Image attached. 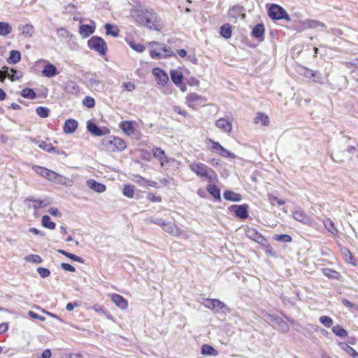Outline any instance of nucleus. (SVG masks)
I'll return each instance as SVG.
<instances>
[{
	"label": "nucleus",
	"instance_id": "nucleus-1",
	"mask_svg": "<svg viewBox=\"0 0 358 358\" xmlns=\"http://www.w3.org/2000/svg\"><path fill=\"white\" fill-rule=\"evenodd\" d=\"M130 15L137 24L150 30L160 31L162 27L161 18L152 8L140 5L131 9Z\"/></svg>",
	"mask_w": 358,
	"mask_h": 358
},
{
	"label": "nucleus",
	"instance_id": "nucleus-2",
	"mask_svg": "<svg viewBox=\"0 0 358 358\" xmlns=\"http://www.w3.org/2000/svg\"><path fill=\"white\" fill-rule=\"evenodd\" d=\"M33 169L38 175L52 182L67 187H70L73 184V181L45 167L34 166H33Z\"/></svg>",
	"mask_w": 358,
	"mask_h": 358
},
{
	"label": "nucleus",
	"instance_id": "nucleus-3",
	"mask_svg": "<svg viewBox=\"0 0 358 358\" xmlns=\"http://www.w3.org/2000/svg\"><path fill=\"white\" fill-rule=\"evenodd\" d=\"M101 146L102 150L113 152L124 150L126 148V143L119 137L110 136L101 141Z\"/></svg>",
	"mask_w": 358,
	"mask_h": 358
},
{
	"label": "nucleus",
	"instance_id": "nucleus-4",
	"mask_svg": "<svg viewBox=\"0 0 358 358\" xmlns=\"http://www.w3.org/2000/svg\"><path fill=\"white\" fill-rule=\"evenodd\" d=\"M189 169L198 176L204 178L208 181H212L216 178L215 172L203 163H192L189 165Z\"/></svg>",
	"mask_w": 358,
	"mask_h": 358
},
{
	"label": "nucleus",
	"instance_id": "nucleus-5",
	"mask_svg": "<svg viewBox=\"0 0 358 358\" xmlns=\"http://www.w3.org/2000/svg\"><path fill=\"white\" fill-rule=\"evenodd\" d=\"M186 104L188 107L193 110H196L199 107L204 106L207 99L205 96H201L197 93H190L187 95L185 98Z\"/></svg>",
	"mask_w": 358,
	"mask_h": 358
},
{
	"label": "nucleus",
	"instance_id": "nucleus-6",
	"mask_svg": "<svg viewBox=\"0 0 358 358\" xmlns=\"http://www.w3.org/2000/svg\"><path fill=\"white\" fill-rule=\"evenodd\" d=\"M88 47L90 49L99 52L101 55H104L107 51V45L105 41L99 36H92L87 42Z\"/></svg>",
	"mask_w": 358,
	"mask_h": 358
},
{
	"label": "nucleus",
	"instance_id": "nucleus-7",
	"mask_svg": "<svg viewBox=\"0 0 358 358\" xmlns=\"http://www.w3.org/2000/svg\"><path fill=\"white\" fill-rule=\"evenodd\" d=\"M268 16L273 20H290V17L287 11L280 6L277 4H272L268 10Z\"/></svg>",
	"mask_w": 358,
	"mask_h": 358
},
{
	"label": "nucleus",
	"instance_id": "nucleus-8",
	"mask_svg": "<svg viewBox=\"0 0 358 358\" xmlns=\"http://www.w3.org/2000/svg\"><path fill=\"white\" fill-rule=\"evenodd\" d=\"M204 306L213 310L215 312L226 313L229 311V308L223 302L218 299H207L203 303Z\"/></svg>",
	"mask_w": 358,
	"mask_h": 358
},
{
	"label": "nucleus",
	"instance_id": "nucleus-9",
	"mask_svg": "<svg viewBox=\"0 0 358 358\" xmlns=\"http://www.w3.org/2000/svg\"><path fill=\"white\" fill-rule=\"evenodd\" d=\"M209 142L212 143V146L210 147V150L213 152L218 154L224 157L227 158H235L236 155L233 152H231L226 148H224L222 145H220L218 142H215L211 139L208 140Z\"/></svg>",
	"mask_w": 358,
	"mask_h": 358
},
{
	"label": "nucleus",
	"instance_id": "nucleus-10",
	"mask_svg": "<svg viewBox=\"0 0 358 358\" xmlns=\"http://www.w3.org/2000/svg\"><path fill=\"white\" fill-rule=\"evenodd\" d=\"M87 129L92 134L96 136H103L110 133V130L107 127H99L94 122H88Z\"/></svg>",
	"mask_w": 358,
	"mask_h": 358
},
{
	"label": "nucleus",
	"instance_id": "nucleus-11",
	"mask_svg": "<svg viewBox=\"0 0 358 358\" xmlns=\"http://www.w3.org/2000/svg\"><path fill=\"white\" fill-rule=\"evenodd\" d=\"M6 78H8L11 80H15L18 79L20 76L17 74V72L14 69H9L7 66H3L2 69L0 70V80L3 82Z\"/></svg>",
	"mask_w": 358,
	"mask_h": 358
},
{
	"label": "nucleus",
	"instance_id": "nucleus-12",
	"mask_svg": "<svg viewBox=\"0 0 358 358\" xmlns=\"http://www.w3.org/2000/svg\"><path fill=\"white\" fill-rule=\"evenodd\" d=\"M162 228L163 230L173 236H179L181 234L180 229L177 227L176 224L171 222L166 221L162 225Z\"/></svg>",
	"mask_w": 358,
	"mask_h": 358
},
{
	"label": "nucleus",
	"instance_id": "nucleus-13",
	"mask_svg": "<svg viewBox=\"0 0 358 358\" xmlns=\"http://www.w3.org/2000/svg\"><path fill=\"white\" fill-rule=\"evenodd\" d=\"M215 126L222 131L230 134L232 131V122L225 118H220L215 122Z\"/></svg>",
	"mask_w": 358,
	"mask_h": 358
},
{
	"label": "nucleus",
	"instance_id": "nucleus-14",
	"mask_svg": "<svg viewBox=\"0 0 358 358\" xmlns=\"http://www.w3.org/2000/svg\"><path fill=\"white\" fill-rule=\"evenodd\" d=\"M231 208L234 209L236 217L241 219H246L248 217V206L247 204L234 205Z\"/></svg>",
	"mask_w": 358,
	"mask_h": 358
},
{
	"label": "nucleus",
	"instance_id": "nucleus-15",
	"mask_svg": "<svg viewBox=\"0 0 358 358\" xmlns=\"http://www.w3.org/2000/svg\"><path fill=\"white\" fill-rule=\"evenodd\" d=\"M43 62L45 63V65L42 71L43 76L52 78L58 74L57 69L52 64L43 60Z\"/></svg>",
	"mask_w": 358,
	"mask_h": 358
},
{
	"label": "nucleus",
	"instance_id": "nucleus-16",
	"mask_svg": "<svg viewBox=\"0 0 358 358\" xmlns=\"http://www.w3.org/2000/svg\"><path fill=\"white\" fill-rule=\"evenodd\" d=\"M31 143L36 144L39 148L46 151L47 152H55L58 154V150H57L56 148L52 145V144L47 143L45 141L33 139L31 140Z\"/></svg>",
	"mask_w": 358,
	"mask_h": 358
},
{
	"label": "nucleus",
	"instance_id": "nucleus-17",
	"mask_svg": "<svg viewBox=\"0 0 358 358\" xmlns=\"http://www.w3.org/2000/svg\"><path fill=\"white\" fill-rule=\"evenodd\" d=\"M78 123L74 119H68L65 121L63 131L65 134H73L78 128Z\"/></svg>",
	"mask_w": 358,
	"mask_h": 358
},
{
	"label": "nucleus",
	"instance_id": "nucleus-18",
	"mask_svg": "<svg viewBox=\"0 0 358 358\" xmlns=\"http://www.w3.org/2000/svg\"><path fill=\"white\" fill-rule=\"evenodd\" d=\"M87 186L97 193H102L106 191V185L103 183L99 182L94 179H89L87 180Z\"/></svg>",
	"mask_w": 358,
	"mask_h": 358
},
{
	"label": "nucleus",
	"instance_id": "nucleus-19",
	"mask_svg": "<svg viewBox=\"0 0 358 358\" xmlns=\"http://www.w3.org/2000/svg\"><path fill=\"white\" fill-rule=\"evenodd\" d=\"M302 27L304 29H317L319 27L325 28L327 26L323 22L315 20L308 19L302 22Z\"/></svg>",
	"mask_w": 358,
	"mask_h": 358
},
{
	"label": "nucleus",
	"instance_id": "nucleus-20",
	"mask_svg": "<svg viewBox=\"0 0 358 358\" xmlns=\"http://www.w3.org/2000/svg\"><path fill=\"white\" fill-rule=\"evenodd\" d=\"M112 301L122 310H124L127 308V301L121 295L117 294H111Z\"/></svg>",
	"mask_w": 358,
	"mask_h": 358
},
{
	"label": "nucleus",
	"instance_id": "nucleus-21",
	"mask_svg": "<svg viewBox=\"0 0 358 358\" xmlns=\"http://www.w3.org/2000/svg\"><path fill=\"white\" fill-rule=\"evenodd\" d=\"M293 217L301 223L310 224V218L302 210H298L293 213Z\"/></svg>",
	"mask_w": 358,
	"mask_h": 358
},
{
	"label": "nucleus",
	"instance_id": "nucleus-22",
	"mask_svg": "<svg viewBox=\"0 0 358 358\" xmlns=\"http://www.w3.org/2000/svg\"><path fill=\"white\" fill-rule=\"evenodd\" d=\"M119 127L122 130V131L127 134V136H130L134 132V124L132 122L130 121H122L119 124Z\"/></svg>",
	"mask_w": 358,
	"mask_h": 358
},
{
	"label": "nucleus",
	"instance_id": "nucleus-23",
	"mask_svg": "<svg viewBox=\"0 0 358 358\" xmlns=\"http://www.w3.org/2000/svg\"><path fill=\"white\" fill-rule=\"evenodd\" d=\"M152 72L158 78L159 84L164 85L168 82L169 77L164 71L159 68H155Z\"/></svg>",
	"mask_w": 358,
	"mask_h": 358
},
{
	"label": "nucleus",
	"instance_id": "nucleus-24",
	"mask_svg": "<svg viewBox=\"0 0 358 358\" xmlns=\"http://www.w3.org/2000/svg\"><path fill=\"white\" fill-rule=\"evenodd\" d=\"M224 199L234 202L241 201L242 196L240 194L236 193L231 190H226L223 194Z\"/></svg>",
	"mask_w": 358,
	"mask_h": 358
},
{
	"label": "nucleus",
	"instance_id": "nucleus-25",
	"mask_svg": "<svg viewBox=\"0 0 358 358\" xmlns=\"http://www.w3.org/2000/svg\"><path fill=\"white\" fill-rule=\"evenodd\" d=\"M254 122L255 124H261L263 126H268L269 124V117L266 114L259 112L256 114Z\"/></svg>",
	"mask_w": 358,
	"mask_h": 358
},
{
	"label": "nucleus",
	"instance_id": "nucleus-26",
	"mask_svg": "<svg viewBox=\"0 0 358 358\" xmlns=\"http://www.w3.org/2000/svg\"><path fill=\"white\" fill-rule=\"evenodd\" d=\"M152 152L153 156L160 161L161 166H165V161L164 159V157H165L164 150H162L161 148L154 147L152 149Z\"/></svg>",
	"mask_w": 358,
	"mask_h": 358
},
{
	"label": "nucleus",
	"instance_id": "nucleus-27",
	"mask_svg": "<svg viewBox=\"0 0 358 358\" xmlns=\"http://www.w3.org/2000/svg\"><path fill=\"white\" fill-rule=\"evenodd\" d=\"M265 32L264 26L263 24H257L253 28L252 31V35L256 38L263 40V36Z\"/></svg>",
	"mask_w": 358,
	"mask_h": 358
},
{
	"label": "nucleus",
	"instance_id": "nucleus-28",
	"mask_svg": "<svg viewBox=\"0 0 358 358\" xmlns=\"http://www.w3.org/2000/svg\"><path fill=\"white\" fill-rule=\"evenodd\" d=\"M95 27L88 25V24H82L79 28V33L83 37H88L90 35L94 32Z\"/></svg>",
	"mask_w": 358,
	"mask_h": 358
},
{
	"label": "nucleus",
	"instance_id": "nucleus-29",
	"mask_svg": "<svg viewBox=\"0 0 358 358\" xmlns=\"http://www.w3.org/2000/svg\"><path fill=\"white\" fill-rule=\"evenodd\" d=\"M25 201L27 202L29 207H32L36 210L46 206L48 204L45 203L44 201L34 199L32 198H27Z\"/></svg>",
	"mask_w": 358,
	"mask_h": 358
},
{
	"label": "nucleus",
	"instance_id": "nucleus-30",
	"mask_svg": "<svg viewBox=\"0 0 358 358\" xmlns=\"http://www.w3.org/2000/svg\"><path fill=\"white\" fill-rule=\"evenodd\" d=\"M173 83L177 86L180 85L183 80L182 73L178 70H172L170 73Z\"/></svg>",
	"mask_w": 358,
	"mask_h": 358
},
{
	"label": "nucleus",
	"instance_id": "nucleus-31",
	"mask_svg": "<svg viewBox=\"0 0 358 358\" xmlns=\"http://www.w3.org/2000/svg\"><path fill=\"white\" fill-rule=\"evenodd\" d=\"M220 35L225 39H229L231 36V26L229 24H224L220 29Z\"/></svg>",
	"mask_w": 358,
	"mask_h": 358
},
{
	"label": "nucleus",
	"instance_id": "nucleus-32",
	"mask_svg": "<svg viewBox=\"0 0 358 358\" xmlns=\"http://www.w3.org/2000/svg\"><path fill=\"white\" fill-rule=\"evenodd\" d=\"M323 224L326 229L328 230V231H329L334 235H336L338 234V229H336L334 222L331 219L327 218L324 220Z\"/></svg>",
	"mask_w": 358,
	"mask_h": 358
},
{
	"label": "nucleus",
	"instance_id": "nucleus-33",
	"mask_svg": "<svg viewBox=\"0 0 358 358\" xmlns=\"http://www.w3.org/2000/svg\"><path fill=\"white\" fill-rule=\"evenodd\" d=\"M339 347L353 358H358V352L348 344L345 343H340Z\"/></svg>",
	"mask_w": 358,
	"mask_h": 358
},
{
	"label": "nucleus",
	"instance_id": "nucleus-34",
	"mask_svg": "<svg viewBox=\"0 0 358 358\" xmlns=\"http://www.w3.org/2000/svg\"><path fill=\"white\" fill-rule=\"evenodd\" d=\"M65 90L68 93L76 94L79 92V87L75 82L71 80L66 83Z\"/></svg>",
	"mask_w": 358,
	"mask_h": 358
},
{
	"label": "nucleus",
	"instance_id": "nucleus-35",
	"mask_svg": "<svg viewBox=\"0 0 358 358\" xmlns=\"http://www.w3.org/2000/svg\"><path fill=\"white\" fill-rule=\"evenodd\" d=\"M106 29V34L112 36L113 37H117L119 36V29L113 25L106 23L104 25Z\"/></svg>",
	"mask_w": 358,
	"mask_h": 358
},
{
	"label": "nucleus",
	"instance_id": "nucleus-36",
	"mask_svg": "<svg viewBox=\"0 0 358 358\" xmlns=\"http://www.w3.org/2000/svg\"><path fill=\"white\" fill-rule=\"evenodd\" d=\"M21 59V54L19 51L17 50H11L10 52V56L7 59L8 63L9 64H16L20 62Z\"/></svg>",
	"mask_w": 358,
	"mask_h": 358
},
{
	"label": "nucleus",
	"instance_id": "nucleus-37",
	"mask_svg": "<svg viewBox=\"0 0 358 358\" xmlns=\"http://www.w3.org/2000/svg\"><path fill=\"white\" fill-rule=\"evenodd\" d=\"M207 191L215 199L220 200V189L215 185H209L207 187Z\"/></svg>",
	"mask_w": 358,
	"mask_h": 358
},
{
	"label": "nucleus",
	"instance_id": "nucleus-38",
	"mask_svg": "<svg viewBox=\"0 0 358 358\" xmlns=\"http://www.w3.org/2000/svg\"><path fill=\"white\" fill-rule=\"evenodd\" d=\"M332 332L340 338H345L348 336V331L341 325L334 326L331 329Z\"/></svg>",
	"mask_w": 358,
	"mask_h": 358
},
{
	"label": "nucleus",
	"instance_id": "nucleus-39",
	"mask_svg": "<svg viewBox=\"0 0 358 358\" xmlns=\"http://www.w3.org/2000/svg\"><path fill=\"white\" fill-rule=\"evenodd\" d=\"M248 233V236L252 238L255 241L257 242L258 243H261L263 245V242L266 241L260 234H259L254 229L249 230Z\"/></svg>",
	"mask_w": 358,
	"mask_h": 358
},
{
	"label": "nucleus",
	"instance_id": "nucleus-40",
	"mask_svg": "<svg viewBox=\"0 0 358 358\" xmlns=\"http://www.w3.org/2000/svg\"><path fill=\"white\" fill-rule=\"evenodd\" d=\"M12 27L6 22H0V36H6L11 33Z\"/></svg>",
	"mask_w": 358,
	"mask_h": 358
},
{
	"label": "nucleus",
	"instance_id": "nucleus-41",
	"mask_svg": "<svg viewBox=\"0 0 358 358\" xmlns=\"http://www.w3.org/2000/svg\"><path fill=\"white\" fill-rule=\"evenodd\" d=\"M58 252L64 255L65 257H68L69 259L73 260V261H75V262H79V263H83L84 262V260L83 259V258H81L79 256H77L74 254H72V253H69L64 250H58Z\"/></svg>",
	"mask_w": 358,
	"mask_h": 358
},
{
	"label": "nucleus",
	"instance_id": "nucleus-42",
	"mask_svg": "<svg viewBox=\"0 0 358 358\" xmlns=\"http://www.w3.org/2000/svg\"><path fill=\"white\" fill-rule=\"evenodd\" d=\"M41 222L44 227L50 229H54L56 227L55 223L51 221V219L48 215H43Z\"/></svg>",
	"mask_w": 358,
	"mask_h": 358
},
{
	"label": "nucleus",
	"instance_id": "nucleus-43",
	"mask_svg": "<svg viewBox=\"0 0 358 358\" xmlns=\"http://www.w3.org/2000/svg\"><path fill=\"white\" fill-rule=\"evenodd\" d=\"M134 188L135 187L132 185H125L123 187L122 193L128 198H133L134 196Z\"/></svg>",
	"mask_w": 358,
	"mask_h": 358
},
{
	"label": "nucleus",
	"instance_id": "nucleus-44",
	"mask_svg": "<svg viewBox=\"0 0 358 358\" xmlns=\"http://www.w3.org/2000/svg\"><path fill=\"white\" fill-rule=\"evenodd\" d=\"M275 324L278 327V329L282 332V333H287L289 330V327L286 322H285L280 317L279 320H277V322Z\"/></svg>",
	"mask_w": 358,
	"mask_h": 358
},
{
	"label": "nucleus",
	"instance_id": "nucleus-45",
	"mask_svg": "<svg viewBox=\"0 0 358 358\" xmlns=\"http://www.w3.org/2000/svg\"><path fill=\"white\" fill-rule=\"evenodd\" d=\"M323 273L324 275L327 276L329 278L332 279H338L340 274L338 272L336 271L335 270H333L331 268H324L323 269Z\"/></svg>",
	"mask_w": 358,
	"mask_h": 358
},
{
	"label": "nucleus",
	"instance_id": "nucleus-46",
	"mask_svg": "<svg viewBox=\"0 0 358 358\" xmlns=\"http://www.w3.org/2000/svg\"><path fill=\"white\" fill-rule=\"evenodd\" d=\"M34 35V28L31 24L24 25V37L32 38Z\"/></svg>",
	"mask_w": 358,
	"mask_h": 358
},
{
	"label": "nucleus",
	"instance_id": "nucleus-47",
	"mask_svg": "<svg viewBox=\"0 0 358 358\" xmlns=\"http://www.w3.org/2000/svg\"><path fill=\"white\" fill-rule=\"evenodd\" d=\"M319 320L325 327H327V328L331 327L334 324V321H333L332 318H331L330 317L327 316V315L321 316L319 318Z\"/></svg>",
	"mask_w": 358,
	"mask_h": 358
},
{
	"label": "nucleus",
	"instance_id": "nucleus-48",
	"mask_svg": "<svg viewBox=\"0 0 358 358\" xmlns=\"http://www.w3.org/2000/svg\"><path fill=\"white\" fill-rule=\"evenodd\" d=\"M36 112L38 116L45 118L48 117L50 110L47 107L38 106L36 108Z\"/></svg>",
	"mask_w": 358,
	"mask_h": 358
},
{
	"label": "nucleus",
	"instance_id": "nucleus-49",
	"mask_svg": "<svg viewBox=\"0 0 358 358\" xmlns=\"http://www.w3.org/2000/svg\"><path fill=\"white\" fill-rule=\"evenodd\" d=\"M24 259L28 262L34 264H40L42 262L41 257L38 255H29L24 257Z\"/></svg>",
	"mask_w": 358,
	"mask_h": 358
},
{
	"label": "nucleus",
	"instance_id": "nucleus-50",
	"mask_svg": "<svg viewBox=\"0 0 358 358\" xmlns=\"http://www.w3.org/2000/svg\"><path fill=\"white\" fill-rule=\"evenodd\" d=\"M273 238L275 241L283 243H289L292 240V237L288 234H277L274 236Z\"/></svg>",
	"mask_w": 358,
	"mask_h": 358
},
{
	"label": "nucleus",
	"instance_id": "nucleus-51",
	"mask_svg": "<svg viewBox=\"0 0 358 358\" xmlns=\"http://www.w3.org/2000/svg\"><path fill=\"white\" fill-rule=\"evenodd\" d=\"M129 45L132 50H134L136 52H142L145 49V48L143 45H142L141 43H136L134 41H130L129 43Z\"/></svg>",
	"mask_w": 358,
	"mask_h": 358
},
{
	"label": "nucleus",
	"instance_id": "nucleus-52",
	"mask_svg": "<svg viewBox=\"0 0 358 358\" xmlns=\"http://www.w3.org/2000/svg\"><path fill=\"white\" fill-rule=\"evenodd\" d=\"M23 96H24V98L34 99L36 97V94L33 89L26 87V88H24Z\"/></svg>",
	"mask_w": 358,
	"mask_h": 358
},
{
	"label": "nucleus",
	"instance_id": "nucleus-53",
	"mask_svg": "<svg viewBox=\"0 0 358 358\" xmlns=\"http://www.w3.org/2000/svg\"><path fill=\"white\" fill-rule=\"evenodd\" d=\"M341 253L345 262L350 263L353 260L352 253L348 248H343Z\"/></svg>",
	"mask_w": 358,
	"mask_h": 358
},
{
	"label": "nucleus",
	"instance_id": "nucleus-54",
	"mask_svg": "<svg viewBox=\"0 0 358 358\" xmlns=\"http://www.w3.org/2000/svg\"><path fill=\"white\" fill-rule=\"evenodd\" d=\"M160 50H162V53L163 54V57H172L176 56L174 52L171 50V48L167 45H163Z\"/></svg>",
	"mask_w": 358,
	"mask_h": 358
},
{
	"label": "nucleus",
	"instance_id": "nucleus-55",
	"mask_svg": "<svg viewBox=\"0 0 358 358\" xmlns=\"http://www.w3.org/2000/svg\"><path fill=\"white\" fill-rule=\"evenodd\" d=\"M83 104L88 108H92L95 105V101L91 96H85L83 100Z\"/></svg>",
	"mask_w": 358,
	"mask_h": 358
},
{
	"label": "nucleus",
	"instance_id": "nucleus-56",
	"mask_svg": "<svg viewBox=\"0 0 358 358\" xmlns=\"http://www.w3.org/2000/svg\"><path fill=\"white\" fill-rule=\"evenodd\" d=\"M215 351V349L209 345H203L201 347V354L204 355H212Z\"/></svg>",
	"mask_w": 358,
	"mask_h": 358
},
{
	"label": "nucleus",
	"instance_id": "nucleus-57",
	"mask_svg": "<svg viewBox=\"0 0 358 358\" xmlns=\"http://www.w3.org/2000/svg\"><path fill=\"white\" fill-rule=\"evenodd\" d=\"M268 200L272 205H274V201H275L278 206H282L285 203V201L284 200H282L278 197L271 194L268 195Z\"/></svg>",
	"mask_w": 358,
	"mask_h": 358
},
{
	"label": "nucleus",
	"instance_id": "nucleus-58",
	"mask_svg": "<svg viewBox=\"0 0 358 358\" xmlns=\"http://www.w3.org/2000/svg\"><path fill=\"white\" fill-rule=\"evenodd\" d=\"M37 272L42 278H48L50 275V270L43 267H38L37 268Z\"/></svg>",
	"mask_w": 358,
	"mask_h": 358
},
{
	"label": "nucleus",
	"instance_id": "nucleus-59",
	"mask_svg": "<svg viewBox=\"0 0 358 358\" xmlns=\"http://www.w3.org/2000/svg\"><path fill=\"white\" fill-rule=\"evenodd\" d=\"M282 315L290 324H292L293 326L295 327V329L296 331H300L301 326L297 321L292 319L291 317H289L284 314Z\"/></svg>",
	"mask_w": 358,
	"mask_h": 358
},
{
	"label": "nucleus",
	"instance_id": "nucleus-60",
	"mask_svg": "<svg viewBox=\"0 0 358 358\" xmlns=\"http://www.w3.org/2000/svg\"><path fill=\"white\" fill-rule=\"evenodd\" d=\"M52 356V352L50 349H45L43 351L40 356L36 355H32V358H50Z\"/></svg>",
	"mask_w": 358,
	"mask_h": 358
},
{
	"label": "nucleus",
	"instance_id": "nucleus-61",
	"mask_svg": "<svg viewBox=\"0 0 358 358\" xmlns=\"http://www.w3.org/2000/svg\"><path fill=\"white\" fill-rule=\"evenodd\" d=\"M122 87L125 90L128 92H132L135 90L136 87L134 83L131 82L124 83Z\"/></svg>",
	"mask_w": 358,
	"mask_h": 358
},
{
	"label": "nucleus",
	"instance_id": "nucleus-62",
	"mask_svg": "<svg viewBox=\"0 0 358 358\" xmlns=\"http://www.w3.org/2000/svg\"><path fill=\"white\" fill-rule=\"evenodd\" d=\"M61 267L63 270L66 271L74 272L76 271L75 268L68 263H62Z\"/></svg>",
	"mask_w": 358,
	"mask_h": 358
},
{
	"label": "nucleus",
	"instance_id": "nucleus-63",
	"mask_svg": "<svg viewBox=\"0 0 358 358\" xmlns=\"http://www.w3.org/2000/svg\"><path fill=\"white\" fill-rule=\"evenodd\" d=\"M148 199L152 202H161L162 201V198L160 196H157L152 193H150L148 195Z\"/></svg>",
	"mask_w": 358,
	"mask_h": 358
},
{
	"label": "nucleus",
	"instance_id": "nucleus-64",
	"mask_svg": "<svg viewBox=\"0 0 358 358\" xmlns=\"http://www.w3.org/2000/svg\"><path fill=\"white\" fill-rule=\"evenodd\" d=\"M57 33L59 36L66 38L69 35V31L64 28H59L57 29Z\"/></svg>",
	"mask_w": 358,
	"mask_h": 358
}]
</instances>
